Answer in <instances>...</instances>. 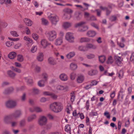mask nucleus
Masks as SVG:
<instances>
[{"instance_id":"f257e3e1","label":"nucleus","mask_w":134,"mask_h":134,"mask_svg":"<svg viewBox=\"0 0 134 134\" xmlns=\"http://www.w3.org/2000/svg\"><path fill=\"white\" fill-rule=\"evenodd\" d=\"M50 108L54 112L58 113L62 111L63 108V106L61 103L54 102L50 105Z\"/></svg>"},{"instance_id":"f03ea898","label":"nucleus","mask_w":134,"mask_h":134,"mask_svg":"<svg viewBox=\"0 0 134 134\" xmlns=\"http://www.w3.org/2000/svg\"><path fill=\"white\" fill-rule=\"evenodd\" d=\"M46 34L49 40L50 41H53L57 37V33L54 30L47 31L46 32Z\"/></svg>"},{"instance_id":"7ed1b4c3","label":"nucleus","mask_w":134,"mask_h":134,"mask_svg":"<svg viewBox=\"0 0 134 134\" xmlns=\"http://www.w3.org/2000/svg\"><path fill=\"white\" fill-rule=\"evenodd\" d=\"M48 18L52 24L55 25L59 21V19L57 15L50 14L48 16Z\"/></svg>"},{"instance_id":"20e7f679","label":"nucleus","mask_w":134,"mask_h":134,"mask_svg":"<svg viewBox=\"0 0 134 134\" xmlns=\"http://www.w3.org/2000/svg\"><path fill=\"white\" fill-rule=\"evenodd\" d=\"M85 23V22L81 21L76 24L75 25V27H79V31H85L88 29L87 26L84 25Z\"/></svg>"},{"instance_id":"39448f33","label":"nucleus","mask_w":134,"mask_h":134,"mask_svg":"<svg viewBox=\"0 0 134 134\" xmlns=\"http://www.w3.org/2000/svg\"><path fill=\"white\" fill-rule=\"evenodd\" d=\"M66 40L70 43H72L74 42L75 38L73 34L71 32H67L66 34Z\"/></svg>"},{"instance_id":"423d86ee","label":"nucleus","mask_w":134,"mask_h":134,"mask_svg":"<svg viewBox=\"0 0 134 134\" xmlns=\"http://www.w3.org/2000/svg\"><path fill=\"white\" fill-rule=\"evenodd\" d=\"M16 101L14 100H9L5 103V105L8 108H14L16 106Z\"/></svg>"},{"instance_id":"0eeeda50","label":"nucleus","mask_w":134,"mask_h":134,"mask_svg":"<svg viewBox=\"0 0 134 134\" xmlns=\"http://www.w3.org/2000/svg\"><path fill=\"white\" fill-rule=\"evenodd\" d=\"M13 119L11 114L9 115H6L4 116L3 119V122L5 124H8L11 122V120Z\"/></svg>"},{"instance_id":"6e6552de","label":"nucleus","mask_w":134,"mask_h":134,"mask_svg":"<svg viewBox=\"0 0 134 134\" xmlns=\"http://www.w3.org/2000/svg\"><path fill=\"white\" fill-rule=\"evenodd\" d=\"M56 88L57 90L61 91H63L64 92L69 90V88L68 86H64L60 85H58L56 86Z\"/></svg>"},{"instance_id":"1a4fd4ad","label":"nucleus","mask_w":134,"mask_h":134,"mask_svg":"<svg viewBox=\"0 0 134 134\" xmlns=\"http://www.w3.org/2000/svg\"><path fill=\"white\" fill-rule=\"evenodd\" d=\"M47 119L46 117L42 116L38 120V124L41 126L45 125L47 124Z\"/></svg>"},{"instance_id":"9d476101","label":"nucleus","mask_w":134,"mask_h":134,"mask_svg":"<svg viewBox=\"0 0 134 134\" xmlns=\"http://www.w3.org/2000/svg\"><path fill=\"white\" fill-rule=\"evenodd\" d=\"M22 114L21 111L20 110H16L14 113L11 114L13 119L19 117Z\"/></svg>"},{"instance_id":"9b49d317","label":"nucleus","mask_w":134,"mask_h":134,"mask_svg":"<svg viewBox=\"0 0 134 134\" xmlns=\"http://www.w3.org/2000/svg\"><path fill=\"white\" fill-rule=\"evenodd\" d=\"M40 44L42 48L45 49L51 43H49L47 40L45 39H42L40 41Z\"/></svg>"},{"instance_id":"f8f14e48","label":"nucleus","mask_w":134,"mask_h":134,"mask_svg":"<svg viewBox=\"0 0 134 134\" xmlns=\"http://www.w3.org/2000/svg\"><path fill=\"white\" fill-rule=\"evenodd\" d=\"M115 63L118 66H121L122 65V59L121 57H119L117 56H114Z\"/></svg>"},{"instance_id":"ddd939ff","label":"nucleus","mask_w":134,"mask_h":134,"mask_svg":"<svg viewBox=\"0 0 134 134\" xmlns=\"http://www.w3.org/2000/svg\"><path fill=\"white\" fill-rule=\"evenodd\" d=\"M63 42V37H60L55 40L54 42V44L56 46H59L61 45Z\"/></svg>"},{"instance_id":"4468645a","label":"nucleus","mask_w":134,"mask_h":134,"mask_svg":"<svg viewBox=\"0 0 134 134\" xmlns=\"http://www.w3.org/2000/svg\"><path fill=\"white\" fill-rule=\"evenodd\" d=\"M48 62L49 64L52 65H55L57 64L55 59L53 57H49L48 59Z\"/></svg>"},{"instance_id":"2eb2a0df","label":"nucleus","mask_w":134,"mask_h":134,"mask_svg":"<svg viewBox=\"0 0 134 134\" xmlns=\"http://www.w3.org/2000/svg\"><path fill=\"white\" fill-rule=\"evenodd\" d=\"M44 56V54L43 53H39L37 55V59L39 62H42L43 60Z\"/></svg>"},{"instance_id":"dca6fc26","label":"nucleus","mask_w":134,"mask_h":134,"mask_svg":"<svg viewBox=\"0 0 134 134\" xmlns=\"http://www.w3.org/2000/svg\"><path fill=\"white\" fill-rule=\"evenodd\" d=\"M96 34V33L95 31L93 30H90L88 31L87 34V35L89 37H93Z\"/></svg>"},{"instance_id":"f3484780","label":"nucleus","mask_w":134,"mask_h":134,"mask_svg":"<svg viewBox=\"0 0 134 134\" xmlns=\"http://www.w3.org/2000/svg\"><path fill=\"white\" fill-rule=\"evenodd\" d=\"M24 21L26 25L29 26H31L33 23V22L31 20L27 18L24 19Z\"/></svg>"},{"instance_id":"a211bd4d","label":"nucleus","mask_w":134,"mask_h":134,"mask_svg":"<svg viewBox=\"0 0 134 134\" xmlns=\"http://www.w3.org/2000/svg\"><path fill=\"white\" fill-rule=\"evenodd\" d=\"M86 47L87 50L88 49H95L96 48V46L94 44L90 43H87L86 46Z\"/></svg>"},{"instance_id":"6ab92c4d","label":"nucleus","mask_w":134,"mask_h":134,"mask_svg":"<svg viewBox=\"0 0 134 134\" xmlns=\"http://www.w3.org/2000/svg\"><path fill=\"white\" fill-rule=\"evenodd\" d=\"M72 25L71 23L69 22H65L63 23V26L65 29H68L71 27Z\"/></svg>"},{"instance_id":"aec40b11","label":"nucleus","mask_w":134,"mask_h":134,"mask_svg":"<svg viewBox=\"0 0 134 134\" xmlns=\"http://www.w3.org/2000/svg\"><path fill=\"white\" fill-rule=\"evenodd\" d=\"M75 55V53L74 51L70 52L66 54V57L68 59H70L73 57Z\"/></svg>"},{"instance_id":"412c9836","label":"nucleus","mask_w":134,"mask_h":134,"mask_svg":"<svg viewBox=\"0 0 134 134\" xmlns=\"http://www.w3.org/2000/svg\"><path fill=\"white\" fill-rule=\"evenodd\" d=\"M24 79L28 85H31L33 83V81L31 77H25Z\"/></svg>"},{"instance_id":"4be33fe9","label":"nucleus","mask_w":134,"mask_h":134,"mask_svg":"<svg viewBox=\"0 0 134 134\" xmlns=\"http://www.w3.org/2000/svg\"><path fill=\"white\" fill-rule=\"evenodd\" d=\"M60 79L63 81H65L68 79V77L67 75L64 74H62L59 76Z\"/></svg>"},{"instance_id":"5701e85b","label":"nucleus","mask_w":134,"mask_h":134,"mask_svg":"<svg viewBox=\"0 0 134 134\" xmlns=\"http://www.w3.org/2000/svg\"><path fill=\"white\" fill-rule=\"evenodd\" d=\"M47 116L49 119L52 120H56L58 118V117L57 116L51 114H48L47 115Z\"/></svg>"},{"instance_id":"b1692460","label":"nucleus","mask_w":134,"mask_h":134,"mask_svg":"<svg viewBox=\"0 0 134 134\" xmlns=\"http://www.w3.org/2000/svg\"><path fill=\"white\" fill-rule=\"evenodd\" d=\"M77 66L76 63H72L70 65V68L72 70H75L77 68Z\"/></svg>"},{"instance_id":"393cba45","label":"nucleus","mask_w":134,"mask_h":134,"mask_svg":"<svg viewBox=\"0 0 134 134\" xmlns=\"http://www.w3.org/2000/svg\"><path fill=\"white\" fill-rule=\"evenodd\" d=\"M47 82L44 80H42L39 81L38 82V85L40 87H43L45 85V83Z\"/></svg>"},{"instance_id":"a878e982","label":"nucleus","mask_w":134,"mask_h":134,"mask_svg":"<svg viewBox=\"0 0 134 134\" xmlns=\"http://www.w3.org/2000/svg\"><path fill=\"white\" fill-rule=\"evenodd\" d=\"M16 53L12 52L9 53L8 55V57L10 59H13L16 57Z\"/></svg>"},{"instance_id":"bb28decb","label":"nucleus","mask_w":134,"mask_h":134,"mask_svg":"<svg viewBox=\"0 0 134 134\" xmlns=\"http://www.w3.org/2000/svg\"><path fill=\"white\" fill-rule=\"evenodd\" d=\"M90 41V39L89 38L86 37H81L80 40V42L81 43L88 42Z\"/></svg>"},{"instance_id":"cd10ccee","label":"nucleus","mask_w":134,"mask_h":134,"mask_svg":"<svg viewBox=\"0 0 134 134\" xmlns=\"http://www.w3.org/2000/svg\"><path fill=\"white\" fill-rule=\"evenodd\" d=\"M84 79V78L83 76L81 75H80L77 78V81L79 83H81L83 82Z\"/></svg>"},{"instance_id":"c85d7f7f","label":"nucleus","mask_w":134,"mask_h":134,"mask_svg":"<svg viewBox=\"0 0 134 134\" xmlns=\"http://www.w3.org/2000/svg\"><path fill=\"white\" fill-rule=\"evenodd\" d=\"M17 60L19 62H22L24 60L23 56L21 54H19L17 56Z\"/></svg>"},{"instance_id":"c756f323","label":"nucleus","mask_w":134,"mask_h":134,"mask_svg":"<svg viewBox=\"0 0 134 134\" xmlns=\"http://www.w3.org/2000/svg\"><path fill=\"white\" fill-rule=\"evenodd\" d=\"M99 60L100 62L103 63L105 60L106 58L105 56L102 55L99 56Z\"/></svg>"},{"instance_id":"7c9ffc66","label":"nucleus","mask_w":134,"mask_h":134,"mask_svg":"<svg viewBox=\"0 0 134 134\" xmlns=\"http://www.w3.org/2000/svg\"><path fill=\"white\" fill-rule=\"evenodd\" d=\"M24 40L26 41L29 42L30 43L33 44L32 39L29 37L27 36H25L24 37Z\"/></svg>"},{"instance_id":"2f4dec72","label":"nucleus","mask_w":134,"mask_h":134,"mask_svg":"<svg viewBox=\"0 0 134 134\" xmlns=\"http://www.w3.org/2000/svg\"><path fill=\"white\" fill-rule=\"evenodd\" d=\"M14 90V89L12 87H10L5 90L4 93L5 94L9 93L12 92Z\"/></svg>"},{"instance_id":"473e14b6","label":"nucleus","mask_w":134,"mask_h":134,"mask_svg":"<svg viewBox=\"0 0 134 134\" xmlns=\"http://www.w3.org/2000/svg\"><path fill=\"white\" fill-rule=\"evenodd\" d=\"M36 114H33L29 116L27 119V120L28 121H31L35 119L36 118Z\"/></svg>"},{"instance_id":"72a5a7b5","label":"nucleus","mask_w":134,"mask_h":134,"mask_svg":"<svg viewBox=\"0 0 134 134\" xmlns=\"http://www.w3.org/2000/svg\"><path fill=\"white\" fill-rule=\"evenodd\" d=\"M8 75L11 77L14 78L16 75V74L11 70H9L8 71Z\"/></svg>"},{"instance_id":"f704fd0d","label":"nucleus","mask_w":134,"mask_h":134,"mask_svg":"<svg viewBox=\"0 0 134 134\" xmlns=\"http://www.w3.org/2000/svg\"><path fill=\"white\" fill-rule=\"evenodd\" d=\"M97 73V71L95 70H91L88 72V74L91 76L95 75Z\"/></svg>"},{"instance_id":"c9c22d12","label":"nucleus","mask_w":134,"mask_h":134,"mask_svg":"<svg viewBox=\"0 0 134 134\" xmlns=\"http://www.w3.org/2000/svg\"><path fill=\"white\" fill-rule=\"evenodd\" d=\"M71 17V14L64 13L63 15V18H64L69 19Z\"/></svg>"},{"instance_id":"e433bc0d","label":"nucleus","mask_w":134,"mask_h":134,"mask_svg":"<svg viewBox=\"0 0 134 134\" xmlns=\"http://www.w3.org/2000/svg\"><path fill=\"white\" fill-rule=\"evenodd\" d=\"M37 50V47L36 45H33L31 47V51L32 53L36 52Z\"/></svg>"},{"instance_id":"4c0bfd02","label":"nucleus","mask_w":134,"mask_h":134,"mask_svg":"<svg viewBox=\"0 0 134 134\" xmlns=\"http://www.w3.org/2000/svg\"><path fill=\"white\" fill-rule=\"evenodd\" d=\"M79 50L81 51H87V49H86L85 46H80L78 47Z\"/></svg>"},{"instance_id":"58836bf2","label":"nucleus","mask_w":134,"mask_h":134,"mask_svg":"<svg viewBox=\"0 0 134 134\" xmlns=\"http://www.w3.org/2000/svg\"><path fill=\"white\" fill-rule=\"evenodd\" d=\"M32 38L36 41H37L39 38V36L38 35L35 33L32 34Z\"/></svg>"},{"instance_id":"ea45409f","label":"nucleus","mask_w":134,"mask_h":134,"mask_svg":"<svg viewBox=\"0 0 134 134\" xmlns=\"http://www.w3.org/2000/svg\"><path fill=\"white\" fill-rule=\"evenodd\" d=\"M113 62V60L111 56H109L107 61V63L108 64H111Z\"/></svg>"},{"instance_id":"a19ab883","label":"nucleus","mask_w":134,"mask_h":134,"mask_svg":"<svg viewBox=\"0 0 134 134\" xmlns=\"http://www.w3.org/2000/svg\"><path fill=\"white\" fill-rule=\"evenodd\" d=\"M42 24L44 25H47L48 24V20L44 18H42L41 19Z\"/></svg>"},{"instance_id":"79ce46f5","label":"nucleus","mask_w":134,"mask_h":134,"mask_svg":"<svg viewBox=\"0 0 134 134\" xmlns=\"http://www.w3.org/2000/svg\"><path fill=\"white\" fill-rule=\"evenodd\" d=\"M42 111V109L38 107H35V111L37 113L41 112Z\"/></svg>"},{"instance_id":"37998d69","label":"nucleus","mask_w":134,"mask_h":134,"mask_svg":"<svg viewBox=\"0 0 134 134\" xmlns=\"http://www.w3.org/2000/svg\"><path fill=\"white\" fill-rule=\"evenodd\" d=\"M64 12L65 13L70 14H71L73 12L71 9L68 8H67L65 9L64 10Z\"/></svg>"},{"instance_id":"c03bdc74","label":"nucleus","mask_w":134,"mask_h":134,"mask_svg":"<svg viewBox=\"0 0 134 134\" xmlns=\"http://www.w3.org/2000/svg\"><path fill=\"white\" fill-rule=\"evenodd\" d=\"M75 16L77 19H79L81 17L80 13L79 12H76L75 13Z\"/></svg>"},{"instance_id":"a18cd8bd","label":"nucleus","mask_w":134,"mask_h":134,"mask_svg":"<svg viewBox=\"0 0 134 134\" xmlns=\"http://www.w3.org/2000/svg\"><path fill=\"white\" fill-rule=\"evenodd\" d=\"M86 57L88 59H92L95 57L94 54H89L86 55Z\"/></svg>"},{"instance_id":"49530a36","label":"nucleus","mask_w":134,"mask_h":134,"mask_svg":"<svg viewBox=\"0 0 134 134\" xmlns=\"http://www.w3.org/2000/svg\"><path fill=\"white\" fill-rule=\"evenodd\" d=\"M117 19V17L115 15H112L109 18V20L111 21H115Z\"/></svg>"},{"instance_id":"de8ad7c7","label":"nucleus","mask_w":134,"mask_h":134,"mask_svg":"<svg viewBox=\"0 0 134 134\" xmlns=\"http://www.w3.org/2000/svg\"><path fill=\"white\" fill-rule=\"evenodd\" d=\"M26 99V95L25 93H24L21 97V99L22 101H25Z\"/></svg>"},{"instance_id":"09e8293b","label":"nucleus","mask_w":134,"mask_h":134,"mask_svg":"<svg viewBox=\"0 0 134 134\" xmlns=\"http://www.w3.org/2000/svg\"><path fill=\"white\" fill-rule=\"evenodd\" d=\"M51 97L53 99H56L58 97V96L52 92L51 95Z\"/></svg>"},{"instance_id":"8fccbe9b","label":"nucleus","mask_w":134,"mask_h":134,"mask_svg":"<svg viewBox=\"0 0 134 134\" xmlns=\"http://www.w3.org/2000/svg\"><path fill=\"white\" fill-rule=\"evenodd\" d=\"M76 77V74L74 72L71 73L70 75V77L72 80H74Z\"/></svg>"},{"instance_id":"3c124183","label":"nucleus","mask_w":134,"mask_h":134,"mask_svg":"<svg viewBox=\"0 0 134 134\" xmlns=\"http://www.w3.org/2000/svg\"><path fill=\"white\" fill-rule=\"evenodd\" d=\"M11 34L14 37H17L19 36V35L17 34L16 31H12L10 32Z\"/></svg>"},{"instance_id":"603ef678","label":"nucleus","mask_w":134,"mask_h":134,"mask_svg":"<svg viewBox=\"0 0 134 134\" xmlns=\"http://www.w3.org/2000/svg\"><path fill=\"white\" fill-rule=\"evenodd\" d=\"M33 92L35 94H38L39 92V90L37 88H34L32 89Z\"/></svg>"},{"instance_id":"864d4df0","label":"nucleus","mask_w":134,"mask_h":134,"mask_svg":"<svg viewBox=\"0 0 134 134\" xmlns=\"http://www.w3.org/2000/svg\"><path fill=\"white\" fill-rule=\"evenodd\" d=\"M42 76L43 77V78L44 79V80L46 81H47L48 78V75L46 73H43L42 74Z\"/></svg>"},{"instance_id":"5fc2aeb1","label":"nucleus","mask_w":134,"mask_h":134,"mask_svg":"<svg viewBox=\"0 0 134 134\" xmlns=\"http://www.w3.org/2000/svg\"><path fill=\"white\" fill-rule=\"evenodd\" d=\"M52 92L49 91H44L43 93V95L44 96H50Z\"/></svg>"},{"instance_id":"6e6d98bb","label":"nucleus","mask_w":134,"mask_h":134,"mask_svg":"<svg viewBox=\"0 0 134 134\" xmlns=\"http://www.w3.org/2000/svg\"><path fill=\"white\" fill-rule=\"evenodd\" d=\"M53 52L54 55L57 57L60 56L59 53L56 50H53Z\"/></svg>"},{"instance_id":"4d7b16f0","label":"nucleus","mask_w":134,"mask_h":134,"mask_svg":"<svg viewBox=\"0 0 134 134\" xmlns=\"http://www.w3.org/2000/svg\"><path fill=\"white\" fill-rule=\"evenodd\" d=\"M5 44L7 46L10 47L14 44V43L13 42L7 41L6 43Z\"/></svg>"},{"instance_id":"13d9d810","label":"nucleus","mask_w":134,"mask_h":134,"mask_svg":"<svg viewBox=\"0 0 134 134\" xmlns=\"http://www.w3.org/2000/svg\"><path fill=\"white\" fill-rule=\"evenodd\" d=\"M70 125H67L65 126V131L68 132L70 130Z\"/></svg>"},{"instance_id":"bf43d9fd","label":"nucleus","mask_w":134,"mask_h":134,"mask_svg":"<svg viewBox=\"0 0 134 134\" xmlns=\"http://www.w3.org/2000/svg\"><path fill=\"white\" fill-rule=\"evenodd\" d=\"M12 69L16 72L19 73H20L21 72V71L20 69L14 68L13 66L12 67Z\"/></svg>"},{"instance_id":"052dcab7","label":"nucleus","mask_w":134,"mask_h":134,"mask_svg":"<svg viewBox=\"0 0 134 134\" xmlns=\"http://www.w3.org/2000/svg\"><path fill=\"white\" fill-rule=\"evenodd\" d=\"M104 115L106 116L107 119H109L110 118V115L109 113L107 111H105L104 113Z\"/></svg>"},{"instance_id":"680f3d73","label":"nucleus","mask_w":134,"mask_h":134,"mask_svg":"<svg viewBox=\"0 0 134 134\" xmlns=\"http://www.w3.org/2000/svg\"><path fill=\"white\" fill-rule=\"evenodd\" d=\"M131 61L133 62L134 64V53H133L131 54V56L130 59Z\"/></svg>"},{"instance_id":"e2e57ef3","label":"nucleus","mask_w":134,"mask_h":134,"mask_svg":"<svg viewBox=\"0 0 134 134\" xmlns=\"http://www.w3.org/2000/svg\"><path fill=\"white\" fill-rule=\"evenodd\" d=\"M25 124V119L21 120L20 122V125L21 126H24Z\"/></svg>"},{"instance_id":"0e129e2a","label":"nucleus","mask_w":134,"mask_h":134,"mask_svg":"<svg viewBox=\"0 0 134 134\" xmlns=\"http://www.w3.org/2000/svg\"><path fill=\"white\" fill-rule=\"evenodd\" d=\"M35 70L36 72H39L40 71V68L39 67L36 66L35 67Z\"/></svg>"},{"instance_id":"69168bd1","label":"nucleus","mask_w":134,"mask_h":134,"mask_svg":"<svg viewBox=\"0 0 134 134\" xmlns=\"http://www.w3.org/2000/svg\"><path fill=\"white\" fill-rule=\"evenodd\" d=\"M90 103L89 100H88L87 101L85 105V107L87 110H88V109Z\"/></svg>"},{"instance_id":"338daca9","label":"nucleus","mask_w":134,"mask_h":134,"mask_svg":"<svg viewBox=\"0 0 134 134\" xmlns=\"http://www.w3.org/2000/svg\"><path fill=\"white\" fill-rule=\"evenodd\" d=\"M70 96L71 97L70 98L71 101L72 102H73L74 100V99L75 98V96L74 95V94L72 93H71Z\"/></svg>"},{"instance_id":"774afa93","label":"nucleus","mask_w":134,"mask_h":134,"mask_svg":"<svg viewBox=\"0 0 134 134\" xmlns=\"http://www.w3.org/2000/svg\"><path fill=\"white\" fill-rule=\"evenodd\" d=\"M25 31L27 35H29L31 33L28 27H26V28Z\"/></svg>"}]
</instances>
